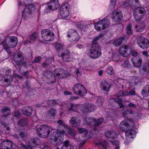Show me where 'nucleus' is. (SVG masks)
I'll return each mask as SVG.
<instances>
[{
  "instance_id": "f257e3e1",
  "label": "nucleus",
  "mask_w": 149,
  "mask_h": 149,
  "mask_svg": "<svg viewBox=\"0 0 149 149\" xmlns=\"http://www.w3.org/2000/svg\"><path fill=\"white\" fill-rule=\"evenodd\" d=\"M51 130V127L42 125L37 129V133L40 137L45 138L50 134Z\"/></svg>"
},
{
  "instance_id": "f03ea898",
  "label": "nucleus",
  "mask_w": 149,
  "mask_h": 149,
  "mask_svg": "<svg viewBox=\"0 0 149 149\" xmlns=\"http://www.w3.org/2000/svg\"><path fill=\"white\" fill-rule=\"evenodd\" d=\"M72 90L74 93L79 95L81 97L84 96L87 93V91L85 88L82 84L80 83L74 85Z\"/></svg>"
},
{
  "instance_id": "7ed1b4c3",
  "label": "nucleus",
  "mask_w": 149,
  "mask_h": 149,
  "mask_svg": "<svg viewBox=\"0 0 149 149\" xmlns=\"http://www.w3.org/2000/svg\"><path fill=\"white\" fill-rule=\"evenodd\" d=\"M134 125V123L132 120L127 118L123 120L120 123L119 126L121 130L124 131L128 129H132Z\"/></svg>"
},
{
  "instance_id": "20e7f679",
  "label": "nucleus",
  "mask_w": 149,
  "mask_h": 149,
  "mask_svg": "<svg viewBox=\"0 0 149 149\" xmlns=\"http://www.w3.org/2000/svg\"><path fill=\"white\" fill-rule=\"evenodd\" d=\"M89 56L95 59L98 58L102 54L101 47H91L88 52Z\"/></svg>"
},
{
  "instance_id": "39448f33",
  "label": "nucleus",
  "mask_w": 149,
  "mask_h": 149,
  "mask_svg": "<svg viewBox=\"0 0 149 149\" xmlns=\"http://www.w3.org/2000/svg\"><path fill=\"white\" fill-rule=\"evenodd\" d=\"M146 13L144 8L139 7L135 8L133 12L134 16L136 21L140 20Z\"/></svg>"
},
{
  "instance_id": "423d86ee",
  "label": "nucleus",
  "mask_w": 149,
  "mask_h": 149,
  "mask_svg": "<svg viewBox=\"0 0 149 149\" xmlns=\"http://www.w3.org/2000/svg\"><path fill=\"white\" fill-rule=\"evenodd\" d=\"M42 37L46 41H51L54 39V34L52 31L44 29L41 30Z\"/></svg>"
},
{
  "instance_id": "0eeeda50",
  "label": "nucleus",
  "mask_w": 149,
  "mask_h": 149,
  "mask_svg": "<svg viewBox=\"0 0 149 149\" xmlns=\"http://www.w3.org/2000/svg\"><path fill=\"white\" fill-rule=\"evenodd\" d=\"M35 6L33 4H29L26 5L24 10L22 11V18L25 19L28 14L32 15L34 10Z\"/></svg>"
},
{
  "instance_id": "6e6552de",
  "label": "nucleus",
  "mask_w": 149,
  "mask_h": 149,
  "mask_svg": "<svg viewBox=\"0 0 149 149\" xmlns=\"http://www.w3.org/2000/svg\"><path fill=\"white\" fill-rule=\"evenodd\" d=\"M13 60L18 65L26 64L24 62V59L23 55L19 53H17L13 55Z\"/></svg>"
},
{
  "instance_id": "1a4fd4ad",
  "label": "nucleus",
  "mask_w": 149,
  "mask_h": 149,
  "mask_svg": "<svg viewBox=\"0 0 149 149\" xmlns=\"http://www.w3.org/2000/svg\"><path fill=\"white\" fill-rule=\"evenodd\" d=\"M50 142L54 145H59L61 143L60 137L56 132H53L50 136Z\"/></svg>"
},
{
  "instance_id": "9d476101",
  "label": "nucleus",
  "mask_w": 149,
  "mask_h": 149,
  "mask_svg": "<svg viewBox=\"0 0 149 149\" xmlns=\"http://www.w3.org/2000/svg\"><path fill=\"white\" fill-rule=\"evenodd\" d=\"M131 49L130 47L128 45H125L122 47L120 49V54L125 57L128 56L131 53Z\"/></svg>"
},
{
  "instance_id": "9b49d317",
  "label": "nucleus",
  "mask_w": 149,
  "mask_h": 149,
  "mask_svg": "<svg viewBox=\"0 0 149 149\" xmlns=\"http://www.w3.org/2000/svg\"><path fill=\"white\" fill-rule=\"evenodd\" d=\"M122 13L120 10H115L112 12V18L114 21L118 22L123 19Z\"/></svg>"
},
{
  "instance_id": "f8f14e48",
  "label": "nucleus",
  "mask_w": 149,
  "mask_h": 149,
  "mask_svg": "<svg viewBox=\"0 0 149 149\" xmlns=\"http://www.w3.org/2000/svg\"><path fill=\"white\" fill-rule=\"evenodd\" d=\"M68 8V7L67 4H64L61 6L60 10V14L62 18L66 17L69 15Z\"/></svg>"
},
{
  "instance_id": "ddd939ff",
  "label": "nucleus",
  "mask_w": 149,
  "mask_h": 149,
  "mask_svg": "<svg viewBox=\"0 0 149 149\" xmlns=\"http://www.w3.org/2000/svg\"><path fill=\"white\" fill-rule=\"evenodd\" d=\"M13 145L12 142L10 141L5 140L0 144V148L1 149H11Z\"/></svg>"
},
{
  "instance_id": "4468645a",
  "label": "nucleus",
  "mask_w": 149,
  "mask_h": 149,
  "mask_svg": "<svg viewBox=\"0 0 149 149\" xmlns=\"http://www.w3.org/2000/svg\"><path fill=\"white\" fill-rule=\"evenodd\" d=\"M9 40H10L8 41L7 45L10 48L15 47L17 44V38L15 37L11 36L9 38Z\"/></svg>"
},
{
  "instance_id": "2eb2a0df",
  "label": "nucleus",
  "mask_w": 149,
  "mask_h": 149,
  "mask_svg": "<svg viewBox=\"0 0 149 149\" xmlns=\"http://www.w3.org/2000/svg\"><path fill=\"white\" fill-rule=\"evenodd\" d=\"M94 110V106L91 104H87L83 107L82 110L84 112H91Z\"/></svg>"
},
{
  "instance_id": "dca6fc26",
  "label": "nucleus",
  "mask_w": 149,
  "mask_h": 149,
  "mask_svg": "<svg viewBox=\"0 0 149 149\" xmlns=\"http://www.w3.org/2000/svg\"><path fill=\"white\" fill-rule=\"evenodd\" d=\"M69 143V141H65L63 142V145L60 149L57 148L56 149H74V146Z\"/></svg>"
},
{
  "instance_id": "f3484780",
  "label": "nucleus",
  "mask_w": 149,
  "mask_h": 149,
  "mask_svg": "<svg viewBox=\"0 0 149 149\" xmlns=\"http://www.w3.org/2000/svg\"><path fill=\"white\" fill-rule=\"evenodd\" d=\"M33 110L31 108L29 107H25L22 109V113L26 116H30L32 113Z\"/></svg>"
},
{
  "instance_id": "a211bd4d",
  "label": "nucleus",
  "mask_w": 149,
  "mask_h": 149,
  "mask_svg": "<svg viewBox=\"0 0 149 149\" xmlns=\"http://www.w3.org/2000/svg\"><path fill=\"white\" fill-rule=\"evenodd\" d=\"M70 31V34L67 35L68 37L72 38V40L74 41H78L80 38V37L76 31H74L73 33H72V31L71 30Z\"/></svg>"
},
{
  "instance_id": "6ab92c4d",
  "label": "nucleus",
  "mask_w": 149,
  "mask_h": 149,
  "mask_svg": "<svg viewBox=\"0 0 149 149\" xmlns=\"http://www.w3.org/2000/svg\"><path fill=\"white\" fill-rule=\"evenodd\" d=\"M76 118L75 116L72 117L71 119L69 121V123L73 127H77L79 126L80 125V121L76 120Z\"/></svg>"
},
{
  "instance_id": "aec40b11",
  "label": "nucleus",
  "mask_w": 149,
  "mask_h": 149,
  "mask_svg": "<svg viewBox=\"0 0 149 149\" xmlns=\"http://www.w3.org/2000/svg\"><path fill=\"white\" fill-rule=\"evenodd\" d=\"M125 36L120 37L115 40L113 42V44L115 46H118L120 45L122 43V42L125 41Z\"/></svg>"
},
{
  "instance_id": "412c9836",
  "label": "nucleus",
  "mask_w": 149,
  "mask_h": 149,
  "mask_svg": "<svg viewBox=\"0 0 149 149\" xmlns=\"http://www.w3.org/2000/svg\"><path fill=\"white\" fill-rule=\"evenodd\" d=\"M62 57V59L63 61L66 62H69L71 61V58L70 56V52L68 51L67 53H62L61 55Z\"/></svg>"
},
{
  "instance_id": "4be33fe9",
  "label": "nucleus",
  "mask_w": 149,
  "mask_h": 149,
  "mask_svg": "<svg viewBox=\"0 0 149 149\" xmlns=\"http://www.w3.org/2000/svg\"><path fill=\"white\" fill-rule=\"evenodd\" d=\"M131 61L135 67H140L141 66L142 62V60L141 59L136 57L133 58H131Z\"/></svg>"
},
{
  "instance_id": "5701e85b",
  "label": "nucleus",
  "mask_w": 149,
  "mask_h": 149,
  "mask_svg": "<svg viewBox=\"0 0 149 149\" xmlns=\"http://www.w3.org/2000/svg\"><path fill=\"white\" fill-rule=\"evenodd\" d=\"M102 25V29H104L107 28L110 24V22L109 19H104L100 21Z\"/></svg>"
},
{
  "instance_id": "b1692460",
  "label": "nucleus",
  "mask_w": 149,
  "mask_h": 149,
  "mask_svg": "<svg viewBox=\"0 0 149 149\" xmlns=\"http://www.w3.org/2000/svg\"><path fill=\"white\" fill-rule=\"evenodd\" d=\"M101 86L103 89L106 91H108L110 89L111 85L108 83L106 81H102L100 83Z\"/></svg>"
},
{
  "instance_id": "393cba45",
  "label": "nucleus",
  "mask_w": 149,
  "mask_h": 149,
  "mask_svg": "<svg viewBox=\"0 0 149 149\" xmlns=\"http://www.w3.org/2000/svg\"><path fill=\"white\" fill-rule=\"evenodd\" d=\"M141 94L144 98L149 95V85H147L143 88Z\"/></svg>"
},
{
  "instance_id": "a878e982",
  "label": "nucleus",
  "mask_w": 149,
  "mask_h": 149,
  "mask_svg": "<svg viewBox=\"0 0 149 149\" xmlns=\"http://www.w3.org/2000/svg\"><path fill=\"white\" fill-rule=\"evenodd\" d=\"M96 146H99L102 149H107L108 143L105 141H102L99 143H96Z\"/></svg>"
},
{
  "instance_id": "bb28decb",
  "label": "nucleus",
  "mask_w": 149,
  "mask_h": 149,
  "mask_svg": "<svg viewBox=\"0 0 149 149\" xmlns=\"http://www.w3.org/2000/svg\"><path fill=\"white\" fill-rule=\"evenodd\" d=\"M102 37V36L100 35L95 37L93 40L92 42V45L91 47H101L98 43V41Z\"/></svg>"
},
{
  "instance_id": "cd10ccee",
  "label": "nucleus",
  "mask_w": 149,
  "mask_h": 149,
  "mask_svg": "<svg viewBox=\"0 0 149 149\" xmlns=\"http://www.w3.org/2000/svg\"><path fill=\"white\" fill-rule=\"evenodd\" d=\"M148 40V39L143 36H139L137 38L136 42L137 44L139 46L141 45H142V44L143 42H146V41Z\"/></svg>"
},
{
  "instance_id": "c85d7f7f",
  "label": "nucleus",
  "mask_w": 149,
  "mask_h": 149,
  "mask_svg": "<svg viewBox=\"0 0 149 149\" xmlns=\"http://www.w3.org/2000/svg\"><path fill=\"white\" fill-rule=\"evenodd\" d=\"M10 109L7 107H5L2 108L1 113L3 114V116H6L10 114Z\"/></svg>"
},
{
  "instance_id": "c756f323",
  "label": "nucleus",
  "mask_w": 149,
  "mask_h": 149,
  "mask_svg": "<svg viewBox=\"0 0 149 149\" xmlns=\"http://www.w3.org/2000/svg\"><path fill=\"white\" fill-rule=\"evenodd\" d=\"M136 134V132L133 130H128L125 132L126 138L130 136L135 135Z\"/></svg>"
},
{
  "instance_id": "7c9ffc66",
  "label": "nucleus",
  "mask_w": 149,
  "mask_h": 149,
  "mask_svg": "<svg viewBox=\"0 0 149 149\" xmlns=\"http://www.w3.org/2000/svg\"><path fill=\"white\" fill-rule=\"evenodd\" d=\"M127 91H118L116 95V96L119 97L122 96H125L127 95Z\"/></svg>"
},
{
  "instance_id": "2f4dec72",
  "label": "nucleus",
  "mask_w": 149,
  "mask_h": 149,
  "mask_svg": "<svg viewBox=\"0 0 149 149\" xmlns=\"http://www.w3.org/2000/svg\"><path fill=\"white\" fill-rule=\"evenodd\" d=\"M104 120L103 118H100L98 119L97 120H95V121L94 123V126L95 127H97L100 126L101 124L102 123Z\"/></svg>"
},
{
  "instance_id": "473e14b6",
  "label": "nucleus",
  "mask_w": 149,
  "mask_h": 149,
  "mask_svg": "<svg viewBox=\"0 0 149 149\" xmlns=\"http://www.w3.org/2000/svg\"><path fill=\"white\" fill-rule=\"evenodd\" d=\"M126 32L128 35H130L132 34L133 31L132 29L131 24H129L127 26Z\"/></svg>"
},
{
  "instance_id": "72a5a7b5",
  "label": "nucleus",
  "mask_w": 149,
  "mask_h": 149,
  "mask_svg": "<svg viewBox=\"0 0 149 149\" xmlns=\"http://www.w3.org/2000/svg\"><path fill=\"white\" fill-rule=\"evenodd\" d=\"M78 105L77 104H75L71 103L70 104V107L68 108V111H74L77 109Z\"/></svg>"
},
{
  "instance_id": "f704fd0d",
  "label": "nucleus",
  "mask_w": 149,
  "mask_h": 149,
  "mask_svg": "<svg viewBox=\"0 0 149 149\" xmlns=\"http://www.w3.org/2000/svg\"><path fill=\"white\" fill-rule=\"evenodd\" d=\"M27 120L26 118H22L18 122V124L21 126L26 125L27 123Z\"/></svg>"
},
{
  "instance_id": "c9c22d12",
  "label": "nucleus",
  "mask_w": 149,
  "mask_h": 149,
  "mask_svg": "<svg viewBox=\"0 0 149 149\" xmlns=\"http://www.w3.org/2000/svg\"><path fill=\"white\" fill-rule=\"evenodd\" d=\"M51 62V59H47L42 64V66L43 68H45L49 65Z\"/></svg>"
},
{
  "instance_id": "e433bc0d",
  "label": "nucleus",
  "mask_w": 149,
  "mask_h": 149,
  "mask_svg": "<svg viewBox=\"0 0 149 149\" xmlns=\"http://www.w3.org/2000/svg\"><path fill=\"white\" fill-rule=\"evenodd\" d=\"M135 28L136 29V31L138 32H141L144 29V25H137L135 26Z\"/></svg>"
},
{
  "instance_id": "4c0bfd02",
  "label": "nucleus",
  "mask_w": 149,
  "mask_h": 149,
  "mask_svg": "<svg viewBox=\"0 0 149 149\" xmlns=\"http://www.w3.org/2000/svg\"><path fill=\"white\" fill-rule=\"evenodd\" d=\"M3 45V47L4 49H5L7 52L8 54H10L11 53V50L10 49V47L8 46L6 44V41H3L2 43Z\"/></svg>"
},
{
  "instance_id": "58836bf2",
  "label": "nucleus",
  "mask_w": 149,
  "mask_h": 149,
  "mask_svg": "<svg viewBox=\"0 0 149 149\" xmlns=\"http://www.w3.org/2000/svg\"><path fill=\"white\" fill-rule=\"evenodd\" d=\"M62 74H63L62 79L66 78L67 77L69 76H70V73L69 71L68 70H64L62 69Z\"/></svg>"
},
{
  "instance_id": "ea45409f",
  "label": "nucleus",
  "mask_w": 149,
  "mask_h": 149,
  "mask_svg": "<svg viewBox=\"0 0 149 149\" xmlns=\"http://www.w3.org/2000/svg\"><path fill=\"white\" fill-rule=\"evenodd\" d=\"M48 114L49 116L52 117H55L56 115V110L53 109H50L48 111Z\"/></svg>"
},
{
  "instance_id": "a19ab883",
  "label": "nucleus",
  "mask_w": 149,
  "mask_h": 149,
  "mask_svg": "<svg viewBox=\"0 0 149 149\" xmlns=\"http://www.w3.org/2000/svg\"><path fill=\"white\" fill-rule=\"evenodd\" d=\"M146 42H143L142 45H141L139 47L144 49H146L149 47V40H148L146 41Z\"/></svg>"
},
{
  "instance_id": "79ce46f5",
  "label": "nucleus",
  "mask_w": 149,
  "mask_h": 149,
  "mask_svg": "<svg viewBox=\"0 0 149 149\" xmlns=\"http://www.w3.org/2000/svg\"><path fill=\"white\" fill-rule=\"evenodd\" d=\"M68 132L70 135L73 137L76 134V131L72 128H69L68 129Z\"/></svg>"
},
{
  "instance_id": "37998d69",
  "label": "nucleus",
  "mask_w": 149,
  "mask_h": 149,
  "mask_svg": "<svg viewBox=\"0 0 149 149\" xmlns=\"http://www.w3.org/2000/svg\"><path fill=\"white\" fill-rule=\"evenodd\" d=\"M95 27L97 31H100L101 30L102 26L101 22H100V21H98L97 24H95Z\"/></svg>"
},
{
  "instance_id": "c03bdc74",
  "label": "nucleus",
  "mask_w": 149,
  "mask_h": 149,
  "mask_svg": "<svg viewBox=\"0 0 149 149\" xmlns=\"http://www.w3.org/2000/svg\"><path fill=\"white\" fill-rule=\"evenodd\" d=\"M38 36V32H35L30 36V38L33 40H35Z\"/></svg>"
},
{
  "instance_id": "a18cd8bd",
  "label": "nucleus",
  "mask_w": 149,
  "mask_h": 149,
  "mask_svg": "<svg viewBox=\"0 0 149 149\" xmlns=\"http://www.w3.org/2000/svg\"><path fill=\"white\" fill-rule=\"evenodd\" d=\"M58 72L55 74V76L58 77L60 79H62L63 74H62V68H59L58 69Z\"/></svg>"
},
{
  "instance_id": "49530a36",
  "label": "nucleus",
  "mask_w": 149,
  "mask_h": 149,
  "mask_svg": "<svg viewBox=\"0 0 149 149\" xmlns=\"http://www.w3.org/2000/svg\"><path fill=\"white\" fill-rule=\"evenodd\" d=\"M13 76H9V77L7 76V77L4 79V81L8 83L10 85L11 82L13 81Z\"/></svg>"
},
{
  "instance_id": "de8ad7c7",
  "label": "nucleus",
  "mask_w": 149,
  "mask_h": 149,
  "mask_svg": "<svg viewBox=\"0 0 149 149\" xmlns=\"http://www.w3.org/2000/svg\"><path fill=\"white\" fill-rule=\"evenodd\" d=\"M105 136L108 139L114 138L113 136L112 135L113 134H112V132L110 131H108L106 132L105 133Z\"/></svg>"
},
{
  "instance_id": "09e8293b",
  "label": "nucleus",
  "mask_w": 149,
  "mask_h": 149,
  "mask_svg": "<svg viewBox=\"0 0 149 149\" xmlns=\"http://www.w3.org/2000/svg\"><path fill=\"white\" fill-rule=\"evenodd\" d=\"M14 72L11 69H9L6 70L5 75L7 77L13 76Z\"/></svg>"
},
{
  "instance_id": "8fccbe9b",
  "label": "nucleus",
  "mask_w": 149,
  "mask_h": 149,
  "mask_svg": "<svg viewBox=\"0 0 149 149\" xmlns=\"http://www.w3.org/2000/svg\"><path fill=\"white\" fill-rule=\"evenodd\" d=\"M95 118H87L86 119V121L87 124L89 125H91L94 122Z\"/></svg>"
},
{
  "instance_id": "3c124183",
  "label": "nucleus",
  "mask_w": 149,
  "mask_h": 149,
  "mask_svg": "<svg viewBox=\"0 0 149 149\" xmlns=\"http://www.w3.org/2000/svg\"><path fill=\"white\" fill-rule=\"evenodd\" d=\"M107 72L109 74L112 75L114 73L113 70L111 67L107 69Z\"/></svg>"
},
{
  "instance_id": "603ef678",
  "label": "nucleus",
  "mask_w": 149,
  "mask_h": 149,
  "mask_svg": "<svg viewBox=\"0 0 149 149\" xmlns=\"http://www.w3.org/2000/svg\"><path fill=\"white\" fill-rule=\"evenodd\" d=\"M41 57L40 56H38L36 57L34 60L33 61V63H39L41 60Z\"/></svg>"
},
{
  "instance_id": "864d4df0",
  "label": "nucleus",
  "mask_w": 149,
  "mask_h": 149,
  "mask_svg": "<svg viewBox=\"0 0 149 149\" xmlns=\"http://www.w3.org/2000/svg\"><path fill=\"white\" fill-rule=\"evenodd\" d=\"M19 134L20 137L22 139H23L27 136L25 132H20Z\"/></svg>"
},
{
  "instance_id": "5fc2aeb1",
  "label": "nucleus",
  "mask_w": 149,
  "mask_h": 149,
  "mask_svg": "<svg viewBox=\"0 0 149 149\" xmlns=\"http://www.w3.org/2000/svg\"><path fill=\"white\" fill-rule=\"evenodd\" d=\"M21 146L23 147L26 148V149H31L32 147L31 146L28 145H24L22 143L21 144Z\"/></svg>"
},
{
  "instance_id": "6e6d98bb",
  "label": "nucleus",
  "mask_w": 149,
  "mask_h": 149,
  "mask_svg": "<svg viewBox=\"0 0 149 149\" xmlns=\"http://www.w3.org/2000/svg\"><path fill=\"white\" fill-rule=\"evenodd\" d=\"M113 100L116 103L118 104H120L121 102H122V100L120 98H113Z\"/></svg>"
},
{
  "instance_id": "4d7b16f0",
  "label": "nucleus",
  "mask_w": 149,
  "mask_h": 149,
  "mask_svg": "<svg viewBox=\"0 0 149 149\" xmlns=\"http://www.w3.org/2000/svg\"><path fill=\"white\" fill-rule=\"evenodd\" d=\"M127 95H136L135 91L133 90H131L129 92H128L127 91Z\"/></svg>"
},
{
  "instance_id": "13d9d810",
  "label": "nucleus",
  "mask_w": 149,
  "mask_h": 149,
  "mask_svg": "<svg viewBox=\"0 0 149 149\" xmlns=\"http://www.w3.org/2000/svg\"><path fill=\"white\" fill-rule=\"evenodd\" d=\"M76 74L77 76H80L81 74V72L79 69L77 68L75 71Z\"/></svg>"
},
{
  "instance_id": "bf43d9fd",
  "label": "nucleus",
  "mask_w": 149,
  "mask_h": 149,
  "mask_svg": "<svg viewBox=\"0 0 149 149\" xmlns=\"http://www.w3.org/2000/svg\"><path fill=\"white\" fill-rule=\"evenodd\" d=\"M57 123L60 125L61 126H64L65 123L62 120H60L57 121Z\"/></svg>"
},
{
  "instance_id": "052dcab7",
  "label": "nucleus",
  "mask_w": 149,
  "mask_h": 149,
  "mask_svg": "<svg viewBox=\"0 0 149 149\" xmlns=\"http://www.w3.org/2000/svg\"><path fill=\"white\" fill-rule=\"evenodd\" d=\"M21 115L20 112L18 111H15L14 113V116L17 117H19Z\"/></svg>"
},
{
  "instance_id": "680f3d73",
  "label": "nucleus",
  "mask_w": 149,
  "mask_h": 149,
  "mask_svg": "<svg viewBox=\"0 0 149 149\" xmlns=\"http://www.w3.org/2000/svg\"><path fill=\"white\" fill-rule=\"evenodd\" d=\"M29 143L31 144H37V141L36 139H31L29 140Z\"/></svg>"
},
{
  "instance_id": "e2e57ef3",
  "label": "nucleus",
  "mask_w": 149,
  "mask_h": 149,
  "mask_svg": "<svg viewBox=\"0 0 149 149\" xmlns=\"http://www.w3.org/2000/svg\"><path fill=\"white\" fill-rule=\"evenodd\" d=\"M61 48V45L59 43L55 45V49L57 50H59Z\"/></svg>"
},
{
  "instance_id": "0e129e2a",
  "label": "nucleus",
  "mask_w": 149,
  "mask_h": 149,
  "mask_svg": "<svg viewBox=\"0 0 149 149\" xmlns=\"http://www.w3.org/2000/svg\"><path fill=\"white\" fill-rule=\"evenodd\" d=\"M129 107H131L132 108H136V104H133L132 103H130L128 104Z\"/></svg>"
},
{
  "instance_id": "69168bd1",
  "label": "nucleus",
  "mask_w": 149,
  "mask_h": 149,
  "mask_svg": "<svg viewBox=\"0 0 149 149\" xmlns=\"http://www.w3.org/2000/svg\"><path fill=\"white\" fill-rule=\"evenodd\" d=\"M24 88L27 89H29L30 88V86L28 82H26L25 83Z\"/></svg>"
},
{
  "instance_id": "338daca9",
  "label": "nucleus",
  "mask_w": 149,
  "mask_h": 149,
  "mask_svg": "<svg viewBox=\"0 0 149 149\" xmlns=\"http://www.w3.org/2000/svg\"><path fill=\"white\" fill-rule=\"evenodd\" d=\"M128 5H129V4L128 2L127 3L124 2L122 4L121 6L123 8H126L128 6Z\"/></svg>"
},
{
  "instance_id": "774afa93",
  "label": "nucleus",
  "mask_w": 149,
  "mask_h": 149,
  "mask_svg": "<svg viewBox=\"0 0 149 149\" xmlns=\"http://www.w3.org/2000/svg\"><path fill=\"white\" fill-rule=\"evenodd\" d=\"M79 99V97L78 96L71 97L70 99V100L71 101H73L74 100Z\"/></svg>"
}]
</instances>
